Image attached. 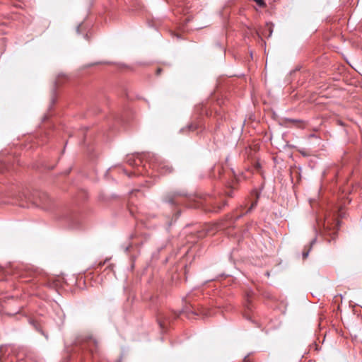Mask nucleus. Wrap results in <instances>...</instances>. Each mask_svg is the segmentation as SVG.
Here are the masks:
<instances>
[{
    "label": "nucleus",
    "instance_id": "f257e3e1",
    "mask_svg": "<svg viewBox=\"0 0 362 362\" xmlns=\"http://www.w3.org/2000/svg\"><path fill=\"white\" fill-rule=\"evenodd\" d=\"M40 206L44 209H49L51 202L50 198L47 194H42L40 197Z\"/></svg>",
    "mask_w": 362,
    "mask_h": 362
},
{
    "label": "nucleus",
    "instance_id": "f03ea898",
    "mask_svg": "<svg viewBox=\"0 0 362 362\" xmlns=\"http://www.w3.org/2000/svg\"><path fill=\"white\" fill-rule=\"evenodd\" d=\"M258 199V195L256 194V199L251 204V206L249 207V209L247 210L245 214L250 213L257 205Z\"/></svg>",
    "mask_w": 362,
    "mask_h": 362
},
{
    "label": "nucleus",
    "instance_id": "7ed1b4c3",
    "mask_svg": "<svg viewBox=\"0 0 362 362\" xmlns=\"http://www.w3.org/2000/svg\"><path fill=\"white\" fill-rule=\"evenodd\" d=\"M239 209H237L235 212H234V215L233 216H231L230 218H234L235 221L238 220V218H240V217H242L244 214L240 212V214L238 213Z\"/></svg>",
    "mask_w": 362,
    "mask_h": 362
},
{
    "label": "nucleus",
    "instance_id": "20e7f679",
    "mask_svg": "<svg viewBox=\"0 0 362 362\" xmlns=\"http://www.w3.org/2000/svg\"><path fill=\"white\" fill-rule=\"evenodd\" d=\"M160 168L163 170L165 169V173H170L173 170L171 167L165 166L164 165L160 166Z\"/></svg>",
    "mask_w": 362,
    "mask_h": 362
},
{
    "label": "nucleus",
    "instance_id": "39448f33",
    "mask_svg": "<svg viewBox=\"0 0 362 362\" xmlns=\"http://www.w3.org/2000/svg\"><path fill=\"white\" fill-rule=\"evenodd\" d=\"M309 251H310V249H306V248L304 249V250L303 252V258L304 259L308 257V254H309Z\"/></svg>",
    "mask_w": 362,
    "mask_h": 362
},
{
    "label": "nucleus",
    "instance_id": "423d86ee",
    "mask_svg": "<svg viewBox=\"0 0 362 362\" xmlns=\"http://www.w3.org/2000/svg\"><path fill=\"white\" fill-rule=\"evenodd\" d=\"M257 4H258L261 7H264L266 6L264 1L263 0H254Z\"/></svg>",
    "mask_w": 362,
    "mask_h": 362
},
{
    "label": "nucleus",
    "instance_id": "0eeeda50",
    "mask_svg": "<svg viewBox=\"0 0 362 362\" xmlns=\"http://www.w3.org/2000/svg\"><path fill=\"white\" fill-rule=\"evenodd\" d=\"M198 128V125L196 124H191L189 126V129L190 131H194L196 130Z\"/></svg>",
    "mask_w": 362,
    "mask_h": 362
},
{
    "label": "nucleus",
    "instance_id": "6e6552de",
    "mask_svg": "<svg viewBox=\"0 0 362 362\" xmlns=\"http://www.w3.org/2000/svg\"><path fill=\"white\" fill-rule=\"evenodd\" d=\"M221 209H222V206H220V205L216 204V206H214V209H213V210H214V211H220Z\"/></svg>",
    "mask_w": 362,
    "mask_h": 362
},
{
    "label": "nucleus",
    "instance_id": "1a4fd4ad",
    "mask_svg": "<svg viewBox=\"0 0 362 362\" xmlns=\"http://www.w3.org/2000/svg\"><path fill=\"white\" fill-rule=\"evenodd\" d=\"M165 319H164L163 321H161V320H160V319H159V320H158L159 325H160V326L162 328H163V327H164L165 326Z\"/></svg>",
    "mask_w": 362,
    "mask_h": 362
},
{
    "label": "nucleus",
    "instance_id": "9d476101",
    "mask_svg": "<svg viewBox=\"0 0 362 362\" xmlns=\"http://www.w3.org/2000/svg\"><path fill=\"white\" fill-rule=\"evenodd\" d=\"M268 26V30H269V36H270L272 33V28L271 25H267Z\"/></svg>",
    "mask_w": 362,
    "mask_h": 362
},
{
    "label": "nucleus",
    "instance_id": "9b49d317",
    "mask_svg": "<svg viewBox=\"0 0 362 362\" xmlns=\"http://www.w3.org/2000/svg\"><path fill=\"white\" fill-rule=\"evenodd\" d=\"M162 69L158 68L156 71V74L158 76L161 74Z\"/></svg>",
    "mask_w": 362,
    "mask_h": 362
},
{
    "label": "nucleus",
    "instance_id": "f8f14e48",
    "mask_svg": "<svg viewBox=\"0 0 362 362\" xmlns=\"http://www.w3.org/2000/svg\"><path fill=\"white\" fill-rule=\"evenodd\" d=\"M328 224H329V222L327 223L326 221H325V223H324V227L325 228H328L329 227Z\"/></svg>",
    "mask_w": 362,
    "mask_h": 362
},
{
    "label": "nucleus",
    "instance_id": "ddd939ff",
    "mask_svg": "<svg viewBox=\"0 0 362 362\" xmlns=\"http://www.w3.org/2000/svg\"><path fill=\"white\" fill-rule=\"evenodd\" d=\"M226 194H227V196L232 197V194H231L230 192H226Z\"/></svg>",
    "mask_w": 362,
    "mask_h": 362
},
{
    "label": "nucleus",
    "instance_id": "4468645a",
    "mask_svg": "<svg viewBox=\"0 0 362 362\" xmlns=\"http://www.w3.org/2000/svg\"><path fill=\"white\" fill-rule=\"evenodd\" d=\"M245 316L246 318L250 319V317L247 316L246 314H245Z\"/></svg>",
    "mask_w": 362,
    "mask_h": 362
},
{
    "label": "nucleus",
    "instance_id": "2eb2a0df",
    "mask_svg": "<svg viewBox=\"0 0 362 362\" xmlns=\"http://www.w3.org/2000/svg\"><path fill=\"white\" fill-rule=\"evenodd\" d=\"M337 224H338V223H337V224H335V225H334V228L338 227Z\"/></svg>",
    "mask_w": 362,
    "mask_h": 362
},
{
    "label": "nucleus",
    "instance_id": "dca6fc26",
    "mask_svg": "<svg viewBox=\"0 0 362 362\" xmlns=\"http://www.w3.org/2000/svg\"><path fill=\"white\" fill-rule=\"evenodd\" d=\"M103 264V263H100L98 266L101 267Z\"/></svg>",
    "mask_w": 362,
    "mask_h": 362
},
{
    "label": "nucleus",
    "instance_id": "f3484780",
    "mask_svg": "<svg viewBox=\"0 0 362 362\" xmlns=\"http://www.w3.org/2000/svg\"><path fill=\"white\" fill-rule=\"evenodd\" d=\"M245 362H250V361H249V360H247V359H246V358H245Z\"/></svg>",
    "mask_w": 362,
    "mask_h": 362
}]
</instances>
